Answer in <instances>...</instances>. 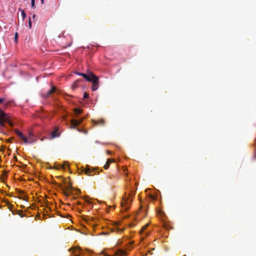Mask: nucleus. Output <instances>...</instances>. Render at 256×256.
Masks as SVG:
<instances>
[{
  "label": "nucleus",
  "instance_id": "11",
  "mask_svg": "<svg viewBox=\"0 0 256 256\" xmlns=\"http://www.w3.org/2000/svg\"><path fill=\"white\" fill-rule=\"evenodd\" d=\"M84 172L86 174L90 176H92L94 174V170L89 166H86V167L84 170Z\"/></svg>",
  "mask_w": 256,
  "mask_h": 256
},
{
  "label": "nucleus",
  "instance_id": "8",
  "mask_svg": "<svg viewBox=\"0 0 256 256\" xmlns=\"http://www.w3.org/2000/svg\"><path fill=\"white\" fill-rule=\"evenodd\" d=\"M149 226V224H146L142 228L140 234L142 236L145 237L149 236L150 234V230H147Z\"/></svg>",
  "mask_w": 256,
  "mask_h": 256
},
{
  "label": "nucleus",
  "instance_id": "19",
  "mask_svg": "<svg viewBox=\"0 0 256 256\" xmlns=\"http://www.w3.org/2000/svg\"><path fill=\"white\" fill-rule=\"evenodd\" d=\"M5 99L4 98H0V104L4 102Z\"/></svg>",
  "mask_w": 256,
  "mask_h": 256
},
{
  "label": "nucleus",
  "instance_id": "17",
  "mask_svg": "<svg viewBox=\"0 0 256 256\" xmlns=\"http://www.w3.org/2000/svg\"><path fill=\"white\" fill-rule=\"evenodd\" d=\"M89 96V95L88 93L86 92H84V99H86V98H88Z\"/></svg>",
  "mask_w": 256,
  "mask_h": 256
},
{
  "label": "nucleus",
  "instance_id": "23",
  "mask_svg": "<svg viewBox=\"0 0 256 256\" xmlns=\"http://www.w3.org/2000/svg\"><path fill=\"white\" fill-rule=\"evenodd\" d=\"M11 102H10L7 104L6 106L10 104H11Z\"/></svg>",
  "mask_w": 256,
  "mask_h": 256
},
{
  "label": "nucleus",
  "instance_id": "9",
  "mask_svg": "<svg viewBox=\"0 0 256 256\" xmlns=\"http://www.w3.org/2000/svg\"><path fill=\"white\" fill-rule=\"evenodd\" d=\"M60 136V132H59L58 128L57 127H55L50 134V138H54L58 137Z\"/></svg>",
  "mask_w": 256,
  "mask_h": 256
},
{
  "label": "nucleus",
  "instance_id": "15",
  "mask_svg": "<svg viewBox=\"0 0 256 256\" xmlns=\"http://www.w3.org/2000/svg\"><path fill=\"white\" fill-rule=\"evenodd\" d=\"M21 15L22 17V18L24 19L26 17V14L24 12V10H20Z\"/></svg>",
  "mask_w": 256,
  "mask_h": 256
},
{
  "label": "nucleus",
  "instance_id": "10",
  "mask_svg": "<svg viewBox=\"0 0 256 256\" xmlns=\"http://www.w3.org/2000/svg\"><path fill=\"white\" fill-rule=\"evenodd\" d=\"M54 92L59 93V91L57 90L55 86H52L49 90V91L47 92V94H46V96H45L46 98H48Z\"/></svg>",
  "mask_w": 256,
  "mask_h": 256
},
{
  "label": "nucleus",
  "instance_id": "22",
  "mask_svg": "<svg viewBox=\"0 0 256 256\" xmlns=\"http://www.w3.org/2000/svg\"><path fill=\"white\" fill-rule=\"evenodd\" d=\"M18 36V33H16V34H15V39H16V38H17Z\"/></svg>",
  "mask_w": 256,
  "mask_h": 256
},
{
  "label": "nucleus",
  "instance_id": "21",
  "mask_svg": "<svg viewBox=\"0 0 256 256\" xmlns=\"http://www.w3.org/2000/svg\"><path fill=\"white\" fill-rule=\"evenodd\" d=\"M32 26V22L30 20H29V27L30 28Z\"/></svg>",
  "mask_w": 256,
  "mask_h": 256
},
{
  "label": "nucleus",
  "instance_id": "3",
  "mask_svg": "<svg viewBox=\"0 0 256 256\" xmlns=\"http://www.w3.org/2000/svg\"><path fill=\"white\" fill-rule=\"evenodd\" d=\"M100 254L104 256H125L128 254L127 250L123 248H117L102 250Z\"/></svg>",
  "mask_w": 256,
  "mask_h": 256
},
{
  "label": "nucleus",
  "instance_id": "4",
  "mask_svg": "<svg viewBox=\"0 0 256 256\" xmlns=\"http://www.w3.org/2000/svg\"><path fill=\"white\" fill-rule=\"evenodd\" d=\"M78 74L82 76L88 81L92 82V91L96 90L98 88V78L92 72L88 74L78 72Z\"/></svg>",
  "mask_w": 256,
  "mask_h": 256
},
{
  "label": "nucleus",
  "instance_id": "1",
  "mask_svg": "<svg viewBox=\"0 0 256 256\" xmlns=\"http://www.w3.org/2000/svg\"><path fill=\"white\" fill-rule=\"evenodd\" d=\"M126 188L128 192L124 193L121 202L122 209L125 211L129 210L131 206L137 189L136 182L132 181L127 183Z\"/></svg>",
  "mask_w": 256,
  "mask_h": 256
},
{
  "label": "nucleus",
  "instance_id": "14",
  "mask_svg": "<svg viewBox=\"0 0 256 256\" xmlns=\"http://www.w3.org/2000/svg\"><path fill=\"white\" fill-rule=\"evenodd\" d=\"M94 124H104V120H101L99 121L92 120Z\"/></svg>",
  "mask_w": 256,
  "mask_h": 256
},
{
  "label": "nucleus",
  "instance_id": "27",
  "mask_svg": "<svg viewBox=\"0 0 256 256\" xmlns=\"http://www.w3.org/2000/svg\"><path fill=\"white\" fill-rule=\"evenodd\" d=\"M42 4L44 3V0H40Z\"/></svg>",
  "mask_w": 256,
  "mask_h": 256
},
{
  "label": "nucleus",
  "instance_id": "26",
  "mask_svg": "<svg viewBox=\"0 0 256 256\" xmlns=\"http://www.w3.org/2000/svg\"><path fill=\"white\" fill-rule=\"evenodd\" d=\"M254 145H255V146H256V139L255 140V143H254Z\"/></svg>",
  "mask_w": 256,
  "mask_h": 256
},
{
  "label": "nucleus",
  "instance_id": "18",
  "mask_svg": "<svg viewBox=\"0 0 256 256\" xmlns=\"http://www.w3.org/2000/svg\"><path fill=\"white\" fill-rule=\"evenodd\" d=\"M86 202L88 204H92V202H91V201L90 200V199H88V198H86Z\"/></svg>",
  "mask_w": 256,
  "mask_h": 256
},
{
  "label": "nucleus",
  "instance_id": "12",
  "mask_svg": "<svg viewBox=\"0 0 256 256\" xmlns=\"http://www.w3.org/2000/svg\"><path fill=\"white\" fill-rule=\"evenodd\" d=\"M113 162H114V159L108 158L107 160V162H106V164L104 166V169H106V170L108 169L109 168V166H110V164Z\"/></svg>",
  "mask_w": 256,
  "mask_h": 256
},
{
  "label": "nucleus",
  "instance_id": "28",
  "mask_svg": "<svg viewBox=\"0 0 256 256\" xmlns=\"http://www.w3.org/2000/svg\"><path fill=\"white\" fill-rule=\"evenodd\" d=\"M36 16L34 14L33 15V18H34Z\"/></svg>",
  "mask_w": 256,
  "mask_h": 256
},
{
  "label": "nucleus",
  "instance_id": "25",
  "mask_svg": "<svg viewBox=\"0 0 256 256\" xmlns=\"http://www.w3.org/2000/svg\"><path fill=\"white\" fill-rule=\"evenodd\" d=\"M108 154H111V152H110V151H108Z\"/></svg>",
  "mask_w": 256,
  "mask_h": 256
},
{
  "label": "nucleus",
  "instance_id": "7",
  "mask_svg": "<svg viewBox=\"0 0 256 256\" xmlns=\"http://www.w3.org/2000/svg\"><path fill=\"white\" fill-rule=\"evenodd\" d=\"M74 253L75 254L74 256H80L86 254H93V252L88 250H82L80 247L75 248H74Z\"/></svg>",
  "mask_w": 256,
  "mask_h": 256
},
{
  "label": "nucleus",
  "instance_id": "24",
  "mask_svg": "<svg viewBox=\"0 0 256 256\" xmlns=\"http://www.w3.org/2000/svg\"><path fill=\"white\" fill-rule=\"evenodd\" d=\"M60 109L62 110V111H64V109L62 107H60Z\"/></svg>",
  "mask_w": 256,
  "mask_h": 256
},
{
  "label": "nucleus",
  "instance_id": "6",
  "mask_svg": "<svg viewBox=\"0 0 256 256\" xmlns=\"http://www.w3.org/2000/svg\"><path fill=\"white\" fill-rule=\"evenodd\" d=\"M67 114H64V116H62V118L64 121H65L66 122L70 124V128H75L76 126L82 123L84 120L82 118H80L78 119H72L70 121H68L67 120Z\"/></svg>",
  "mask_w": 256,
  "mask_h": 256
},
{
  "label": "nucleus",
  "instance_id": "13",
  "mask_svg": "<svg viewBox=\"0 0 256 256\" xmlns=\"http://www.w3.org/2000/svg\"><path fill=\"white\" fill-rule=\"evenodd\" d=\"M74 114L76 116L78 115H79L82 113V110L79 108H75L74 110Z\"/></svg>",
  "mask_w": 256,
  "mask_h": 256
},
{
  "label": "nucleus",
  "instance_id": "2",
  "mask_svg": "<svg viewBox=\"0 0 256 256\" xmlns=\"http://www.w3.org/2000/svg\"><path fill=\"white\" fill-rule=\"evenodd\" d=\"M14 133L18 137V138L23 141L26 144H31L36 141V138L34 134L30 131L28 133V136H25L22 132L18 129L14 130Z\"/></svg>",
  "mask_w": 256,
  "mask_h": 256
},
{
  "label": "nucleus",
  "instance_id": "16",
  "mask_svg": "<svg viewBox=\"0 0 256 256\" xmlns=\"http://www.w3.org/2000/svg\"><path fill=\"white\" fill-rule=\"evenodd\" d=\"M116 232H120L122 231V228H118L117 226L116 227Z\"/></svg>",
  "mask_w": 256,
  "mask_h": 256
},
{
  "label": "nucleus",
  "instance_id": "5",
  "mask_svg": "<svg viewBox=\"0 0 256 256\" xmlns=\"http://www.w3.org/2000/svg\"><path fill=\"white\" fill-rule=\"evenodd\" d=\"M6 123L8 124L11 127H12L14 125L13 122L11 120L7 114L0 109V125L2 127H4Z\"/></svg>",
  "mask_w": 256,
  "mask_h": 256
},
{
  "label": "nucleus",
  "instance_id": "20",
  "mask_svg": "<svg viewBox=\"0 0 256 256\" xmlns=\"http://www.w3.org/2000/svg\"><path fill=\"white\" fill-rule=\"evenodd\" d=\"M32 8L34 6V0H32Z\"/></svg>",
  "mask_w": 256,
  "mask_h": 256
}]
</instances>
